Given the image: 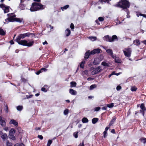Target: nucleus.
I'll return each instance as SVG.
<instances>
[{"label":"nucleus","mask_w":146,"mask_h":146,"mask_svg":"<svg viewBox=\"0 0 146 146\" xmlns=\"http://www.w3.org/2000/svg\"><path fill=\"white\" fill-rule=\"evenodd\" d=\"M42 72V71L41 70V69H40V70L36 72V74L37 75H39L40 73Z\"/></svg>","instance_id":"nucleus-56"},{"label":"nucleus","mask_w":146,"mask_h":146,"mask_svg":"<svg viewBox=\"0 0 146 146\" xmlns=\"http://www.w3.org/2000/svg\"><path fill=\"white\" fill-rule=\"evenodd\" d=\"M33 96V95L32 94L31 95H26V97L27 98L29 99V98H31Z\"/></svg>","instance_id":"nucleus-52"},{"label":"nucleus","mask_w":146,"mask_h":146,"mask_svg":"<svg viewBox=\"0 0 146 146\" xmlns=\"http://www.w3.org/2000/svg\"><path fill=\"white\" fill-rule=\"evenodd\" d=\"M14 22H16L19 23H21L22 22H23V23H24V21H23V18H18L15 17V19Z\"/></svg>","instance_id":"nucleus-14"},{"label":"nucleus","mask_w":146,"mask_h":146,"mask_svg":"<svg viewBox=\"0 0 146 146\" xmlns=\"http://www.w3.org/2000/svg\"><path fill=\"white\" fill-rule=\"evenodd\" d=\"M9 6H5V9H4V12L5 13H8L9 11Z\"/></svg>","instance_id":"nucleus-23"},{"label":"nucleus","mask_w":146,"mask_h":146,"mask_svg":"<svg viewBox=\"0 0 146 146\" xmlns=\"http://www.w3.org/2000/svg\"><path fill=\"white\" fill-rule=\"evenodd\" d=\"M10 123L11 124H13L16 127H17L18 126V123L16 120L13 119L11 120Z\"/></svg>","instance_id":"nucleus-15"},{"label":"nucleus","mask_w":146,"mask_h":146,"mask_svg":"<svg viewBox=\"0 0 146 146\" xmlns=\"http://www.w3.org/2000/svg\"><path fill=\"white\" fill-rule=\"evenodd\" d=\"M78 146H84V141L83 140L81 143H80Z\"/></svg>","instance_id":"nucleus-49"},{"label":"nucleus","mask_w":146,"mask_h":146,"mask_svg":"<svg viewBox=\"0 0 146 146\" xmlns=\"http://www.w3.org/2000/svg\"><path fill=\"white\" fill-rule=\"evenodd\" d=\"M38 9L37 6H35L33 5V3L32 6L30 9V10L31 11H38Z\"/></svg>","instance_id":"nucleus-10"},{"label":"nucleus","mask_w":146,"mask_h":146,"mask_svg":"<svg viewBox=\"0 0 146 146\" xmlns=\"http://www.w3.org/2000/svg\"><path fill=\"white\" fill-rule=\"evenodd\" d=\"M89 39L92 41H94L96 40L97 38L95 36H90L89 37Z\"/></svg>","instance_id":"nucleus-34"},{"label":"nucleus","mask_w":146,"mask_h":146,"mask_svg":"<svg viewBox=\"0 0 146 146\" xmlns=\"http://www.w3.org/2000/svg\"><path fill=\"white\" fill-rule=\"evenodd\" d=\"M125 51H123V53L127 57H130L131 54V49L130 48L125 49Z\"/></svg>","instance_id":"nucleus-5"},{"label":"nucleus","mask_w":146,"mask_h":146,"mask_svg":"<svg viewBox=\"0 0 146 146\" xmlns=\"http://www.w3.org/2000/svg\"><path fill=\"white\" fill-rule=\"evenodd\" d=\"M6 31L3 30L1 28H0V35L4 36L6 34Z\"/></svg>","instance_id":"nucleus-20"},{"label":"nucleus","mask_w":146,"mask_h":146,"mask_svg":"<svg viewBox=\"0 0 146 146\" xmlns=\"http://www.w3.org/2000/svg\"><path fill=\"white\" fill-rule=\"evenodd\" d=\"M41 90L44 92H46L47 91V90H46V88L44 87H42L41 89Z\"/></svg>","instance_id":"nucleus-54"},{"label":"nucleus","mask_w":146,"mask_h":146,"mask_svg":"<svg viewBox=\"0 0 146 146\" xmlns=\"http://www.w3.org/2000/svg\"><path fill=\"white\" fill-rule=\"evenodd\" d=\"M100 70H101L100 67L99 66H98L93 71H92V73L93 74H97L100 72Z\"/></svg>","instance_id":"nucleus-9"},{"label":"nucleus","mask_w":146,"mask_h":146,"mask_svg":"<svg viewBox=\"0 0 146 146\" xmlns=\"http://www.w3.org/2000/svg\"><path fill=\"white\" fill-rule=\"evenodd\" d=\"M140 107L141 109V110H146V108H145V105L143 103L141 104L140 106Z\"/></svg>","instance_id":"nucleus-22"},{"label":"nucleus","mask_w":146,"mask_h":146,"mask_svg":"<svg viewBox=\"0 0 146 146\" xmlns=\"http://www.w3.org/2000/svg\"><path fill=\"white\" fill-rule=\"evenodd\" d=\"M0 125L2 127H4L6 126V122L5 121L2 119V117L0 116Z\"/></svg>","instance_id":"nucleus-11"},{"label":"nucleus","mask_w":146,"mask_h":146,"mask_svg":"<svg viewBox=\"0 0 146 146\" xmlns=\"http://www.w3.org/2000/svg\"><path fill=\"white\" fill-rule=\"evenodd\" d=\"M116 119V118L115 117V116H113V117L112 119L110 121L109 123V125L110 126H111L112 124H113L114 123V122L115 121Z\"/></svg>","instance_id":"nucleus-18"},{"label":"nucleus","mask_w":146,"mask_h":146,"mask_svg":"<svg viewBox=\"0 0 146 146\" xmlns=\"http://www.w3.org/2000/svg\"><path fill=\"white\" fill-rule=\"evenodd\" d=\"M69 5H66L63 7H61V8L62 10L63 11H64L65 9H67L68 8Z\"/></svg>","instance_id":"nucleus-32"},{"label":"nucleus","mask_w":146,"mask_h":146,"mask_svg":"<svg viewBox=\"0 0 146 146\" xmlns=\"http://www.w3.org/2000/svg\"><path fill=\"white\" fill-rule=\"evenodd\" d=\"M21 82L24 83H25L27 81V80L23 78H21Z\"/></svg>","instance_id":"nucleus-45"},{"label":"nucleus","mask_w":146,"mask_h":146,"mask_svg":"<svg viewBox=\"0 0 146 146\" xmlns=\"http://www.w3.org/2000/svg\"><path fill=\"white\" fill-rule=\"evenodd\" d=\"M102 65L104 66H108V64L105 62H103L102 63Z\"/></svg>","instance_id":"nucleus-40"},{"label":"nucleus","mask_w":146,"mask_h":146,"mask_svg":"<svg viewBox=\"0 0 146 146\" xmlns=\"http://www.w3.org/2000/svg\"><path fill=\"white\" fill-rule=\"evenodd\" d=\"M38 137L41 140H42L43 139V137L42 135H38Z\"/></svg>","instance_id":"nucleus-59"},{"label":"nucleus","mask_w":146,"mask_h":146,"mask_svg":"<svg viewBox=\"0 0 146 146\" xmlns=\"http://www.w3.org/2000/svg\"><path fill=\"white\" fill-rule=\"evenodd\" d=\"M52 142V141L51 140H48L46 146H50V145L51 144Z\"/></svg>","instance_id":"nucleus-41"},{"label":"nucleus","mask_w":146,"mask_h":146,"mask_svg":"<svg viewBox=\"0 0 146 146\" xmlns=\"http://www.w3.org/2000/svg\"><path fill=\"white\" fill-rule=\"evenodd\" d=\"M98 119L97 118H94L92 119V122L93 124H95L98 121Z\"/></svg>","instance_id":"nucleus-24"},{"label":"nucleus","mask_w":146,"mask_h":146,"mask_svg":"<svg viewBox=\"0 0 146 146\" xmlns=\"http://www.w3.org/2000/svg\"><path fill=\"white\" fill-rule=\"evenodd\" d=\"M140 16H143L145 18H146V14H141L140 15Z\"/></svg>","instance_id":"nucleus-62"},{"label":"nucleus","mask_w":146,"mask_h":146,"mask_svg":"<svg viewBox=\"0 0 146 146\" xmlns=\"http://www.w3.org/2000/svg\"><path fill=\"white\" fill-rule=\"evenodd\" d=\"M106 52L109 54L113 58H114V56L113 55V51L112 50L108 49L106 50Z\"/></svg>","instance_id":"nucleus-16"},{"label":"nucleus","mask_w":146,"mask_h":146,"mask_svg":"<svg viewBox=\"0 0 146 146\" xmlns=\"http://www.w3.org/2000/svg\"><path fill=\"white\" fill-rule=\"evenodd\" d=\"M65 33L66 34V36H68L70 34L71 32L69 28H68L66 29L65 31Z\"/></svg>","instance_id":"nucleus-19"},{"label":"nucleus","mask_w":146,"mask_h":146,"mask_svg":"<svg viewBox=\"0 0 146 146\" xmlns=\"http://www.w3.org/2000/svg\"><path fill=\"white\" fill-rule=\"evenodd\" d=\"M41 69V70H42V72L43 71L45 72L47 70V69H46L44 68H42Z\"/></svg>","instance_id":"nucleus-58"},{"label":"nucleus","mask_w":146,"mask_h":146,"mask_svg":"<svg viewBox=\"0 0 146 146\" xmlns=\"http://www.w3.org/2000/svg\"><path fill=\"white\" fill-rule=\"evenodd\" d=\"M107 107L111 108L113 107L114 106V103H111L110 104H107Z\"/></svg>","instance_id":"nucleus-31"},{"label":"nucleus","mask_w":146,"mask_h":146,"mask_svg":"<svg viewBox=\"0 0 146 146\" xmlns=\"http://www.w3.org/2000/svg\"><path fill=\"white\" fill-rule=\"evenodd\" d=\"M70 27L71 29H74V26L73 23H71Z\"/></svg>","instance_id":"nucleus-47"},{"label":"nucleus","mask_w":146,"mask_h":146,"mask_svg":"<svg viewBox=\"0 0 146 146\" xmlns=\"http://www.w3.org/2000/svg\"><path fill=\"white\" fill-rule=\"evenodd\" d=\"M12 144L10 143L8 141L7 142V146H12Z\"/></svg>","instance_id":"nucleus-50"},{"label":"nucleus","mask_w":146,"mask_h":146,"mask_svg":"<svg viewBox=\"0 0 146 146\" xmlns=\"http://www.w3.org/2000/svg\"><path fill=\"white\" fill-rule=\"evenodd\" d=\"M139 140L141 142H143L144 143H146V138L142 137L140 138Z\"/></svg>","instance_id":"nucleus-29"},{"label":"nucleus","mask_w":146,"mask_h":146,"mask_svg":"<svg viewBox=\"0 0 146 146\" xmlns=\"http://www.w3.org/2000/svg\"><path fill=\"white\" fill-rule=\"evenodd\" d=\"M96 87H97V85L96 84H94L90 86V90H92L93 89H94L95 88H96Z\"/></svg>","instance_id":"nucleus-36"},{"label":"nucleus","mask_w":146,"mask_h":146,"mask_svg":"<svg viewBox=\"0 0 146 146\" xmlns=\"http://www.w3.org/2000/svg\"><path fill=\"white\" fill-rule=\"evenodd\" d=\"M8 18L5 19V22H4L5 24H8L9 22H14L15 19L16 15L14 13H11L7 14Z\"/></svg>","instance_id":"nucleus-3"},{"label":"nucleus","mask_w":146,"mask_h":146,"mask_svg":"<svg viewBox=\"0 0 146 146\" xmlns=\"http://www.w3.org/2000/svg\"><path fill=\"white\" fill-rule=\"evenodd\" d=\"M100 62V60L99 58H96L94 59L93 62V64L94 65L99 64Z\"/></svg>","instance_id":"nucleus-13"},{"label":"nucleus","mask_w":146,"mask_h":146,"mask_svg":"<svg viewBox=\"0 0 146 146\" xmlns=\"http://www.w3.org/2000/svg\"><path fill=\"white\" fill-rule=\"evenodd\" d=\"M100 108L99 107H96L95 109V111H98L100 110Z\"/></svg>","instance_id":"nucleus-57"},{"label":"nucleus","mask_w":146,"mask_h":146,"mask_svg":"<svg viewBox=\"0 0 146 146\" xmlns=\"http://www.w3.org/2000/svg\"><path fill=\"white\" fill-rule=\"evenodd\" d=\"M19 6H20L19 7H20V9H21L22 10H24L25 9V6L24 4H22L21 3H20V4Z\"/></svg>","instance_id":"nucleus-30"},{"label":"nucleus","mask_w":146,"mask_h":146,"mask_svg":"<svg viewBox=\"0 0 146 146\" xmlns=\"http://www.w3.org/2000/svg\"><path fill=\"white\" fill-rule=\"evenodd\" d=\"M15 132V130L13 128H12L9 131V135H14Z\"/></svg>","instance_id":"nucleus-26"},{"label":"nucleus","mask_w":146,"mask_h":146,"mask_svg":"<svg viewBox=\"0 0 146 146\" xmlns=\"http://www.w3.org/2000/svg\"><path fill=\"white\" fill-rule=\"evenodd\" d=\"M130 3L127 0H121L115 5L116 7L122 8L123 9H126L127 13L129 12L128 8L130 7Z\"/></svg>","instance_id":"nucleus-1"},{"label":"nucleus","mask_w":146,"mask_h":146,"mask_svg":"<svg viewBox=\"0 0 146 146\" xmlns=\"http://www.w3.org/2000/svg\"><path fill=\"white\" fill-rule=\"evenodd\" d=\"M136 15L137 16V17H139V16H140V15L141 14V13H140L139 12H136Z\"/></svg>","instance_id":"nucleus-61"},{"label":"nucleus","mask_w":146,"mask_h":146,"mask_svg":"<svg viewBox=\"0 0 146 146\" xmlns=\"http://www.w3.org/2000/svg\"><path fill=\"white\" fill-rule=\"evenodd\" d=\"M133 44L136 46H139L140 44V42L139 40L136 39L133 41Z\"/></svg>","instance_id":"nucleus-21"},{"label":"nucleus","mask_w":146,"mask_h":146,"mask_svg":"<svg viewBox=\"0 0 146 146\" xmlns=\"http://www.w3.org/2000/svg\"><path fill=\"white\" fill-rule=\"evenodd\" d=\"M33 5L35 6H37L38 10L43 9L44 8V6L40 3H37L36 2L33 3Z\"/></svg>","instance_id":"nucleus-7"},{"label":"nucleus","mask_w":146,"mask_h":146,"mask_svg":"<svg viewBox=\"0 0 146 146\" xmlns=\"http://www.w3.org/2000/svg\"><path fill=\"white\" fill-rule=\"evenodd\" d=\"M10 43L11 44H14V42H13V40H11L9 41Z\"/></svg>","instance_id":"nucleus-63"},{"label":"nucleus","mask_w":146,"mask_h":146,"mask_svg":"<svg viewBox=\"0 0 146 146\" xmlns=\"http://www.w3.org/2000/svg\"><path fill=\"white\" fill-rule=\"evenodd\" d=\"M70 85L71 87H75L76 86V83L75 82L72 81L70 82Z\"/></svg>","instance_id":"nucleus-27"},{"label":"nucleus","mask_w":146,"mask_h":146,"mask_svg":"<svg viewBox=\"0 0 146 146\" xmlns=\"http://www.w3.org/2000/svg\"><path fill=\"white\" fill-rule=\"evenodd\" d=\"M85 62L82 61L80 64V67L82 68H83L84 67Z\"/></svg>","instance_id":"nucleus-43"},{"label":"nucleus","mask_w":146,"mask_h":146,"mask_svg":"<svg viewBox=\"0 0 146 146\" xmlns=\"http://www.w3.org/2000/svg\"><path fill=\"white\" fill-rule=\"evenodd\" d=\"M99 21H103L104 19V18L102 17H99L98 18Z\"/></svg>","instance_id":"nucleus-48"},{"label":"nucleus","mask_w":146,"mask_h":146,"mask_svg":"<svg viewBox=\"0 0 146 146\" xmlns=\"http://www.w3.org/2000/svg\"><path fill=\"white\" fill-rule=\"evenodd\" d=\"M69 93L72 95H75L77 94L76 91L72 89H70L69 90Z\"/></svg>","instance_id":"nucleus-17"},{"label":"nucleus","mask_w":146,"mask_h":146,"mask_svg":"<svg viewBox=\"0 0 146 146\" xmlns=\"http://www.w3.org/2000/svg\"><path fill=\"white\" fill-rule=\"evenodd\" d=\"M1 137L3 140H5L7 138V136L6 133H4L3 135H2Z\"/></svg>","instance_id":"nucleus-25"},{"label":"nucleus","mask_w":146,"mask_h":146,"mask_svg":"<svg viewBox=\"0 0 146 146\" xmlns=\"http://www.w3.org/2000/svg\"><path fill=\"white\" fill-rule=\"evenodd\" d=\"M82 121L83 123H86L88 121V119L86 117H84L82 119Z\"/></svg>","instance_id":"nucleus-28"},{"label":"nucleus","mask_w":146,"mask_h":146,"mask_svg":"<svg viewBox=\"0 0 146 146\" xmlns=\"http://www.w3.org/2000/svg\"><path fill=\"white\" fill-rule=\"evenodd\" d=\"M78 131L76 133H73V135H74V136L76 138H77L78 137Z\"/></svg>","instance_id":"nucleus-46"},{"label":"nucleus","mask_w":146,"mask_h":146,"mask_svg":"<svg viewBox=\"0 0 146 146\" xmlns=\"http://www.w3.org/2000/svg\"><path fill=\"white\" fill-rule=\"evenodd\" d=\"M26 37H29L28 33L20 34L17 37L16 39H17L19 40H21V39H23Z\"/></svg>","instance_id":"nucleus-6"},{"label":"nucleus","mask_w":146,"mask_h":146,"mask_svg":"<svg viewBox=\"0 0 146 146\" xmlns=\"http://www.w3.org/2000/svg\"><path fill=\"white\" fill-rule=\"evenodd\" d=\"M15 40L19 44L28 47L32 46L34 43V40H33L29 42H28L27 40H19L17 39H16Z\"/></svg>","instance_id":"nucleus-2"},{"label":"nucleus","mask_w":146,"mask_h":146,"mask_svg":"<svg viewBox=\"0 0 146 146\" xmlns=\"http://www.w3.org/2000/svg\"><path fill=\"white\" fill-rule=\"evenodd\" d=\"M141 42L146 45V40L142 41Z\"/></svg>","instance_id":"nucleus-64"},{"label":"nucleus","mask_w":146,"mask_h":146,"mask_svg":"<svg viewBox=\"0 0 146 146\" xmlns=\"http://www.w3.org/2000/svg\"><path fill=\"white\" fill-rule=\"evenodd\" d=\"M92 54H91V51L90 50L88 51L87 52H86L85 54V56L84 57V58L86 60L87 59L89 56Z\"/></svg>","instance_id":"nucleus-12"},{"label":"nucleus","mask_w":146,"mask_h":146,"mask_svg":"<svg viewBox=\"0 0 146 146\" xmlns=\"http://www.w3.org/2000/svg\"><path fill=\"white\" fill-rule=\"evenodd\" d=\"M121 87L120 86H118L117 87L116 89L117 90H119L121 89Z\"/></svg>","instance_id":"nucleus-53"},{"label":"nucleus","mask_w":146,"mask_h":146,"mask_svg":"<svg viewBox=\"0 0 146 146\" xmlns=\"http://www.w3.org/2000/svg\"><path fill=\"white\" fill-rule=\"evenodd\" d=\"M137 88L135 86H133L132 87H131V90L132 91H136Z\"/></svg>","instance_id":"nucleus-37"},{"label":"nucleus","mask_w":146,"mask_h":146,"mask_svg":"<svg viewBox=\"0 0 146 146\" xmlns=\"http://www.w3.org/2000/svg\"><path fill=\"white\" fill-rule=\"evenodd\" d=\"M17 109L18 110L21 111L22 110L23 107L21 106H19L17 107Z\"/></svg>","instance_id":"nucleus-33"},{"label":"nucleus","mask_w":146,"mask_h":146,"mask_svg":"<svg viewBox=\"0 0 146 146\" xmlns=\"http://www.w3.org/2000/svg\"><path fill=\"white\" fill-rule=\"evenodd\" d=\"M6 6L5 4H0V7L1 8L3 9V8H5V7Z\"/></svg>","instance_id":"nucleus-55"},{"label":"nucleus","mask_w":146,"mask_h":146,"mask_svg":"<svg viewBox=\"0 0 146 146\" xmlns=\"http://www.w3.org/2000/svg\"><path fill=\"white\" fill-rule=\"evenodd\" d=\"M104 137L106 138L107 136V132L106 131H104L103 132Z\"/></svg>","instance_id":"nucleus-44"},{"label":"nucleus","mask_w":146,"mask_h":146,"mask_svg":"<svg viewBox=\"0 0 146 146\" xmlns=\"http://www.w3.org/2000/svg\"><path fill=\"white\" fill-rule=\"evenodd\" d=\"M115 62L116 63H121V60L120 59L115 58Z\"/></svg>","instance_id":"nucleus-42"},{"label":"nucleus","mask_w":146,"mask_h":146,"mask_svg":"<svg viewBox=\"0 0 146 146\" xmlns=\"http://www.w3.org/2000/svg\"><path fill=\"white\" fill-rule=\"evenodd\" d=\"M69 113V110L67 109H66L64 111V113L65 115H67Z\"/></svg>","instance_id":"nucleus-39"},{"label":"nucleus","mask_w":146,"mask_h":146,"mask_svg":"<svg viewBox=\"0 0 146 146\" xmlns=\"http://www.w3.org/2000/svg\"><path fill=\"white\" fill-rule=\"evenodd\" d=\"M104 40L106 41L112 42L115 40L117 41L118 38L117 36L115 35H114L111 37L110 36L108 35H107L104 36Z\"/></svg>","instance_id":"nucleus-4"},{"label":"nucleus","mask_w":146,"mask_h":146,"mask_svg":"<svg viewBox=\"0 0 146 146\" xmlns=\"http://www.w3.org/2000/svg\"><path fill=\"white\" fill-rule=\"evenodd\" d=\"M4 109L6 113H8L9 112L8 107L7 105H6L5 107L4 108Z\"/></svg>","instance_id":"nucleus-38"},{"label":"nucleus","mask_w":146,"mask_h":146,"mask_svg":"<svg viewBox=\"0 0 146 146\" xmlns=\"http://www.w3.org/2000/svg\"><path fill=\"white\" fill-rule=\"evenodd\" d=\"M9 137L12 139L13 140H15L16 138L15 136L14 135H9Z\"/></svg>","instance_id":"nucleus-35"},{"label":"nucleus","mask_w":146,"mask_h":146,"mask_svg":"<svg viewBox=\"0 0 146 146\" xmlns=\"http://www.w3.org/2000/svg\"><path fill=\"white\" fill-rule=\"evenodd\" d=\"M101 50L100 48H96L94 49L91 51V54H94L96 53H99L100 52Z\"/></svg>","instance_id":"nucleus-8"},{"label":"nucleus","mask_w":146,"mask_h":146,"mask_svg":"<svg viewBox=\"0 0 146 146\" xmlns=\"http://www.w3.org/2000/svg\"><path fill=\"white\" fill-rule=\"evenodd\" d=\"M145 111L140 110V112L141 113L143 116L145 114Z\"/></svg>","instance_id":"nucleus-60"},{"label":"nucleus","mask_w":146,"mask_h":146,"mask_svg":"<svg viewBox=\"0 0 146 146\" xmlns=\"http://www.w3.org/2000/svg\"><path fill=\"white\" fill-rule=\"evenodd\" d=\"M28 33L29 34V37L31 35H32V37L35 36V34L34 33H30L29 32Z\"/></svg>","instance_id":"nucleus-51"}]
</instances>
